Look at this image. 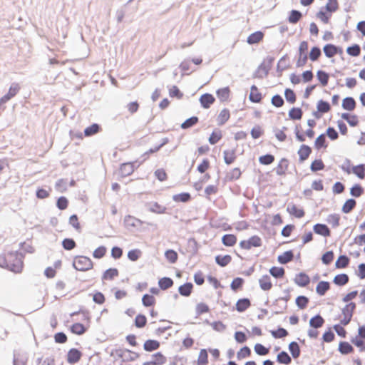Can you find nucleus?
Segmentation results:
<instances>
[{
    "mask_svg": "<svg viewBox=\"0 0 365 365\" xmlns=\"http://www.w3.org/2000/svg\"><path fill=\"white\" fill-rule=\"evenodd\" d=\"M24 255L21 252H9L4 257V267L14 273H21L24 267ZM1 267H4L3 264H1Z\"/></svg>",
    "mask_w": 365,
    "mask_h": 365,
    "instance_id": "obj_1",
    "label": "nucleus"
},
{
    "mask_svg": "<svg viewBox=\"0 0 365 365\" xmlns=\"http://www.w3.org/2000/svg\"><path fill=\"white\" fill-rule=\"evenodd\" d=\"M111 356H113L116 359H120L123 362L134 361L139 356L138 354L126 349H115L111 352Z\"/></svg>",
    "mask_w": 365,
    "mask_h": 365,
    "instance_id": "obj_2",
    "label": "nucleus"
},
{
    "mask_svg": "<svg viewBox=\"0 0 365 365\" xmlns=\"http://www.w3.org/2000/svg\"><path fill=\"white\" fill-rule=\"evenodd\" d=\"M73 266L78 271H87L93 267V262L89 257L77 256L73 260Z\"/></svg>",
    "mask_w": 365,
    "mask_h": 365,
    "instance_id": "obj_3",
    "label": "nucleus"
},
{
    "mask_svg": "<svg viewBox=\"0 0 365 365\" xmlns=\"http://www.w3.org/2000/svg\"><path fill=\"white\" fill-rule=\"evenodd\" d=\"M308 50V43L305 41H303L300 43L299 47V58L297 61V66L302 67L304 66L307 61V51Z\"/></svg>",
    "mask_w": 365,
    "mask_h": 365,
    "instance_id": "obj_4",
    "label": "nucleus"
},
{
    "mask_svg": "<svg viewBox=\"0 0 365 365\" xmlns=\"http://www.w3.org/2000/svg\"><path fill=\"white\" fill-rule=\"evenodd\" d=\"M261 245L262 240L257 235L251 237L248 240H242L240 242V247L245 250H250L252 247H257Z\"/></svg>",
    "mask_w": 365,
    "mask_h": 365,
    "instance_id": "obj_5",
    "label": "nucleus"
},
{
    "mask_svg": "<svg viewBox=\"0 0 365 365\" xmlns=\"http://www.w3.org/2000/svg\"><path fill=\"white\" fill-rule=\"evenodd\" d=\"M274 61V58L270 57L269 58V63L268 65H265V63L263 62L257 68V70L255 74V77L258 78H264L266 77L269 71L271 68V65Z\"/></svg>",
    "mask_w": 365,
    "mask_h": 365,
    "instance_id": "obj_6",
    "label": "nucleus"
},
{
    "mask_svg": "<svg viewBox=\"0 0 365 365\" xmlns=\"http://www.w3.org/2000/svg\"><path fill=\"white\" fill-rule=\"evenodd\" d=\"M20 90V86L17 83H13L9 87V91L6 94L1 96V103H6L11 98L14 97Z\"/></svg>",
    "mask_w": 365,
    "mask_h": 365,
    "instance_id": "obj_7",
    "label": "nucleus"
},
{
    "mask_svg": "<svg viewBox=\"0 0 365 365\" xmlns=\"http://www.w3.org/2000/svg\"><path fill=\"white\" fill-rule=\"evenodd\" d=\"M28 356L26 353L14 351L13 354V365H26Z\"/></svg>",
    "mask_w": 365,
    "mask_h": 365,
    "instance_id": "obj_8",
    "label": "nucleus"
},
{
    "mask_svg": "<svg viewBox=\"0 0 365 365\" xmlns=\"http://www.w3.org/2000/svg\"><path fill=\"white\" fill-rule=\"evenodd\" d=\"M313 230L316 234L323 237H329L331 235V231L325 224L317 223L314 225Z\"/></svg>",
    "mask_w": 365,
    "mask_h": 365,
    "instance_id": "obj_9",
    "label": "nucleus"
},
{
    "mask_svg": "<svg viewBox=\"0 0 365 365\" xmlns=\"http://www.w3.org/2000/svg\"><path fill=\"white\" fill-rule=\"evenodd\" d=\"M82 356L81 352L77 349L73 348L71 349L67 354V361L69 364H76L77 363Z\"/></svg>",
    "mask_w": 365,
    "mask_h": 365,
    "instance_id": "obj_10",
    "label": "nucleus"
},
{
    "mask_svg": "<svg viewBox=\"0 0 365 365\" xmlns=\"http://www.w3.org/2000/svg\"><path fill=\"white\" fill-rule=\"evenodd\" d=\"M294 282L299 287L307 286L310 282L309 277L304 272H300L294 278Z\"/></svg>",
    "mask_w": 365,
    "mask_h": 365,
    "instance_id": "obj_11",
    "label": "nucleus"
},
{
    "mask_svg": "<svg viewBox=\"0 0 365 365\" xmlns=\"http://www.w3.org/2000/svg\"><path fill=\"white\" fill-rule=\"evenodd\" d=\"M312 153V148L307 145H302L297 152L300 162L306 160Z\"/></svg>",
    "mask_w": 365,
    "mask_h": 365,
    "instance_id": "obj_12",
    "label": "nucleus"
},
{
    "mask_svg": "<svg viewBox=\"0 0 365 365\" xmlns=\"http://www.w3.org/2000/svg\"><path fill=\"white\" fill-rule=\"evenodd\" d=\"M215 100L213 96L210 93H205L200 98V102L204 108H209L215 102Z\"/></svg>",
    "mask_w": 365,
    "mask_h": 365,
    "instance_id": "obj_13",
    "label": "nucleus"
},
{
    "mask_svg": "<svg viewBox=\"0 0 365 365\" xmlns=\"http://www.w3.org/2000/svg\"><path fill=\"white\" fill-rule=\"evenodd\" d=\"M273 314H282L287 309V304L286 302H281L280 300L277 299L272 304Z\"/></svg>",
    "mask_w": 365,
    "mask_h": 365,
    "instance_id": "obj_14",
    "label": "nucleus"
},
{
    "mask_svg": "<svg viewBox=\"0 0 365 365\" xmlns=\"http://www.w3.org/2000/svg\"><path fill=\"white\" fill-rule=\"evenodd\" d=\"M147 207L148 210L151 212L157 213V214H163L166 211V207L163 206L158 202H149L147 204Z\"/></svg>",
    "mask_w": 365,
    "mask_h": 365,
    "instance_id": "obj_15",
    "label": "nucleus"
},
{
    "mask_svg": "<svg viewBox=\"0 0 365 365\" xmlns=\"http://www.w3.org/2000/svg\"><path fill=\"white\" fill-rule=\"evenodd\" d=\"M259 284L260 288L264 291L270 290L272 287V284L271 282L270 277L267 274L263 275L259 279Z\"/></svg>",
    "mask_w": 365,
    "mask_h": 365,
    "instance_id": "obj_16",
    "label": "nucleus"
},
{
    "mask_svg": "<svg viewBox=\"0 0 365 365\" xmlns=\"http://www.w3.org/2000/svg\"><path fill=\"white\" fill-rule=\"evenodd\" d=\"M124 222L128 227H138L143 224L140 220L130 215L125 216Z\"/></svg>",
    "mask_w": 365,
    "mask_h": 365,
    "instance_id": "obj_17",
    "label": "nucleus"
},
{
    "mask_svg": "<svg viewBox=\"0 0 365 365\" xmlns=\"http://www.w3.org/2000/svg\"><path fill=\"white\" fill-rule=\"evenodd\" d=\"M251 305L250 300L247 298L240 299L236 303V309L239 312H243Z\"/></svg>",
    "mask_w": 365,
    "mask_h": 365,
    "instance_id": "obj_18",
    "label": "nucleus"
},
{
    "mask_svg": "<svg viewBox=\"0 0 365 365\" xmlns=\"http://www.w3.org/2000/svg\"><path fill=\"white\" fill-rule=\"evenodd\" d=\"M251 92L249 96L250 101L253 103H259L262 100V94L258 91V88L255 85L251 86Z\"/></svg>",
    "mask_w": 365,
    "mask_h": 365,
    "instance_id": "obj_19",
    "label": "nucleus"
},
{
    "mask_svg": "<svg viewBox=\"0 0 365 365\" xmlns=\"http://www.w3.org/2000/svg\"><path fill=\"white\" fill-rule=\"evenodd\" d=\"M294 258V253L292 250L284 252L277 257L278 262L282 264H285L291 262Z\"/></svg>",
    "mask_w": 365,
    "mask_h": 365,
    "instance_id": "obj_20",
    "label": "nucleus"
},
{
    "mask_svg": "<svg viewBox=\"0 0 365 365\" xmlns=\"http://www.w3.org/2000/svg\"><path fill=\"white\" fill-rule=\"evenodd\" d=\"M225 163L227 165L232 164L236 159L235 150H225L223 151Z\"/></svg>",
    "mask_w": 365,
    "mask_h": 365,
    "instance_id": "obj_21",
    "label": "nucleus"
},
{
    "mask_svg": "<svg viewBox=\"0 0 365 365\" xmlns=\"http://www.w3.org/2000/svg\"><path fill=\"white\" fill-rule=\"evenodd\" d=\"M134 171V165L131 163H123L120 168L122 176L125 177L132 174Z\"/></svg>",
    "mask_w": 365,
    "mask_h": 365,
    "instance_id": "obj_22",
    "label": "nucleus"
},
{
    "mask_svg": "<svg viewBox=\"0 0 365 365\" xmlns=\"http://www.w3.org/2000/svg\"><path fill=\"white\" fill-rule=\"evenodd\" d=\"M192 287L191 282H187L179 287L178 292L183 297H189L192 293Z\"/></svg>",
    "mask_w": 365,
    "mask_h": 365,
    "instance_id": "obj_23",
    "label": "nucleus"
},
{
    "mask_svg": "<svg viewBox=\"0 0 365 365\" xmlns=\"http://www.w3.org/2000/svg\"><path fill=\"white\" fill-rule=\"evenodd\" d=\"M289 160L286 158H282L278 165L276 168V173L278 175H283L285 174L286 170L288 168Z\"/></svg>",
    "mask_w": 365,
    "mask_h": 365,
    "instance_id": "obj_24",
    "label": "nucleus"
},
{
    "mask_svg": "<svg viewBox=\"0 0 365 365\" xmlns=\"http://www.w3.org/2000/svg\"><path fill=\"white\" fill-rule=\"evenodd\" d=\"M324 323V319L319 314H317V315L313 317L309 320V325L311 327H312L314 329H318V328L322 327L323 326Z\"/></svg>",
    "mask_w": 365,
    "mask_h": 365,
    "instance_id": "obj_25",
    "label": "nucleus"
},
{
    "mask_svg": "<svg viewBox=\"0 0 365 365\" xmlns=\"http://www.w3.org/2000/svg\"><path fill=\"white\" fill-rule=\"evenodd\" d=\"M329 289L330 284L329 282L321 281L318 283L316 287V292L319 295L324 296Z\"/></svg>",
    "mask_w": 365,
    "mask_h": 365,
    "instance_id": "obj_26",
    "label": "nucleus"
},
{
    "mask_svg": "<svg viewBox=\"0 0 365 365\" xmlns=\"http://www.w3.org/2000/svg\"><path fill=\"white\" fill-rule=\"evenodd\" d=\"M356 107V101L352 97H346L343 99L342 108L344 110L351 111Z\"/></svg>",
    "mask_w": 365,
    "mask_h": 365,
    "instance_id": "obj_27",
    "label": "nucleus"
},
{
    "mask_svg": "<svg viewBox=\"0 0 365 365\" xmlns=\"http://www.w3.org/2000/svg\"><path fill=\"white\" fill-rule=\"evenodd\" d=\"M263 33L261 31H256L250 34L247 39L249 44H255L259 43L263 38Z\"/></svg>",
    "mask_w": 365,
    "mask_h": 365,
    "instance_id": "obj_28",
    "label": "nucleus"
},
{
    "mask_svg": "<svg viewBox=\"0 0 365 365\" xmlns=\"http://www.w3.org/2000/svg\"><path fill=\"white\" fill-rule=\"evenodd\" d=\"M160 347V342L156 340L148 339L144 344L143 348L147 351H153L158 349Z\"/></svg>",
    "mask_w": 365,
    "mask_h": 365,
    "instance_id": "obj_29",
    "label": "nucleus"
},
{
    "mask_svg": "<svg viewBox=\"0 0 365 365\" xmlns=\"http://www.w3.org/2000/svg\"><path fill=\"white\" fill-rule=\"evenodd\" d=\"M350 259L346 255H340L335 262V267L337 269L346 267L349 264Z\"/></svg>",
    "mask_w": 365,
    "mask_h": 365,
    "instance_id": "obj_30",
    "label": "nucleus"
},
{
    "mask_svg": "<svg viewBox=\"0 0 365 365\" xmlns=\"http://www.w3.org/2000/svg\"><path fill=\"white\" fill-rule=\"evenodd\" d=\"M232 260V257L229 255H217L215 257V262L220 267L227 266Z\"/></svg>",
    "mask_w": 365,
    "mask_h": 365,
    "instance_id": "obj_31",
    "label": "nucleus"
},
{
    "mask_svg": "<svg viewBox=\"0 0 365 365\" xmlns=\"http://www.w3.org/2000/svg\"><path fill=\"white\" fill-rule=\"evenodd\" d=\"M349 279L346 274H339L334 277L333 282L338 286H344L349 282Z\"/></svg>",
    "mask_w": 365,
    "mask_h": 365,
    "instance_id": "obj_32",
    "label": "nucleus"
},
{
    "mask_svg": "<svg viewBox=\"0 0 365 365\" xmlns=\"http://www.w3.org/2000/svg\"><path fill=\"white\" fill-rule=\"evenodd\" d=\"M230 111L227 108L222 110L217 117V123L219 125H224L230 118Z\"/></svg>",
    "mask_w": 365,
    "mask_h": 365,
    "instance_id": "obj_33",
    "label": "nucleus"
},
{
    "mask_svg": "<svg viewBox=\"0 0 365 365\" xmlns=\"http://www.w3.org/2000/svg\"><path fill=\"white\" fill-rule=\"evenodd\" d=\"M158 285L163 290H166L173 285V280L170 277H163L159 279Z\"/></svg>",
    "mask_w": 365,
    "mask_h": 365,
    "instance_id": "obj_34",
    "label": "nucleus"
},
{
    "mask_svg": "<svg viewBox=\"0 0 365 365\" xmlns=\"http://www.w3.org/2000/svg\"><path fill=\"white\" fill-rule=\"evenodd\" d=\"M277 361L279 364L288 365L292 362V359L286 351H282L277 354Z\"/></svg>",
    "mask_w": 365,
    "mask_h": 365,
    "instance_id": "obj_35",
    "label": "nucleus"
},
{
    "mask_svg": "<svg viewBox=\"0 0 365 365\" xmlns=\"http://www.w3.org/2000/svg\"><path fill=\"white\" fill-rule=\"evenodd\" d=\"M222 242L224 245L231 247L236 244L237 237L234 235L227 234L222 237Z\"/></svg>",
    "mask_w": 365,
    "mask_h": 365,
    "instance_id": "obj_36",
    "label": "nucleus"
},
{
    "mask_svg": "<svg viewBox=\"0 0 365 365\" xmlns=\"http://www.w3.org/2000/svg\"><path fill=\"white\" fill-rule=\"evenodd\" d=\"M339 351L342 354H348L354 351V348L349 343L341 341L339 344Z\"/></svg>",
    "mask_w": 365,
    "mask_h": 365,
    "instance_id": "obj_37",
    "label": "nucleus"
},
{
    "mask_svg": "<svg viewBox=\"0 0 365 365\" xmlns=\"http://www.w3.org/2000/svg\"><path fill=\"white\" fill-rule=\"evenodd\" d=\"M324 53L327 58H331L336 54V46L334 44H327L323 48Z\"/></svg>",
    "mask_w": 365,
    "mask_h": 365,
    "instance_id": "obj_38",
    "label": "nucleus"
},
{
    "mask_svg": "<svg viewBox=\"0 0 365 365\" xmlns=\"http://www.w3.org/2000/svg\"><path fill=\"white\" fill-rule=\"evenodd\" d=\"M289 350L294 359H297L300 355V348L296 341H292L289 344Z\"/></svg>",
    "mask_w": 365,
    "mask_h": 365,
    "instance_id": "obj_39",
    "label": "nucleus"
},
{
    "mask_svg": "<svg viewBox=\"0 0 365 365\" xmlns=\"http://www.w3.org/2000/svg\"><path fill=\"white\" fill-rule=\"evenodd\" d=\"M356 202L354 199H349L347 200L342 207V212L344 213H349L356 206Z\"/></svg>",
    "mask_w": 365,
    "mask_h": 365,
    "instance_id": "obj_40",
    "label": "nucleus"
},
{
    "mask_svg": "<svg viewBox=\"0 0 365 365\" xmlns=\"http://www.w3.org/2000/svg\"><path fill=\"white\" fill-rule=\"evenodd\" d=\"M117 276H118V270L116 268H109L103 273L102 279L105 280H112Z\"/></svg>",
    "mask_w": 365,
    "mask_h": 365,
    "instance_id": "obj_41",
    "label": "nucleus"
},
{
    "mask_svg": "<svg viewBox=\"0 0 365 365\" xmlns=\"http://www.w3.org/2000/svg\"><path fill=\"white\" fill-rule=\"evenodd\" d=\"M352 172L359 178L364 179L365 178V165L360 164L352 168Z\"/></svg>",
    "mask_w": 365,
    "mask_h": 365,
    "instance_id": "obj_42",
    "label": "nucleus"
},
{
    "mask_svg": "<svg viewBox=\"0 0 365 365\" xmlns=\"http://www.w3.org/2000/svg\"><path fill=\"white\" fill-rule=\"evenodd\" d=\"M355 308H356L355 303H354V302L349 303L341 310L343 316H346V317L352 318L353 313H354Z\"/></svg>",
    "mask_w": 365,
    "mask_h": 365,
    "instance_id": "obj_43",
    "label": "nucleus"
},
{
    "mask_svg": "<svg viewBox=\"0 0 365 365\" xmlns=\"http://www.w3.org/2000/svg\"><path fill=\"white\" fill-rule=\"evenodd\" d=\"M284 269L283 267H272L269 269L270 274L276 279H279L284 277Z\"/></svg>",
    "mask_w": 365,
    "mask_h": 365,
    "instance_id": "obj_44",
    "label": "nucleus"
},
{
    "mask_svg": "<svg viewBox=\"0 0 365 365\" xmlns=\"http://www.w3.org/2000/svg\"><path fill=\"white\" fill-rule=\"evenodd\" d=\"M191 199L190 194L188 192H182L180 194L174 195L173 200L175 202H187Z\"/></svg>",
    "mask_w": 365,
    "mask_h": 365,
    "instance_id": "obj_45",
    "label": "nucleus"
},
{
    "mask_svg": "<svg viewBox=\"0 0 365 365\" xmlns=\"http://www.w3.org/2000/svg\"><path fill=\"white\" fill-rule=\"evenodd\" d=\"M302 14L299 11L292 10L288 18V21L291 24H297L302 18Z\"/></svg>",
    "mask_w": 365,
    "mask_h": 365,
    "instance_id": "obj_46",
    "label": "nucleus"
},
{
    "mask_svg": "<svg viewBox=\"0 0 365 365\" xmlns=\"http://www.w3.org/2000/svg\"><path fill=\"white\" fill-rule=\"evenodd\" d=\"M317 77L323 86H326L327 85L329 76L327 72L319 70L317 73Z\"/></svg>",
    "mask_w": 365,
    "mask_h": 365,
    "instance_id": "obj_47",
    "label": "nucleus"
},
{
    "mask_svg": "<svg viewBox=\"0 0 365 365\" xmlns=\"http://www.w3.org/2000/svg\"><path fill=\"white\" fill-rule=\"evenodd\" d=\"M287 210L297 218H302L304 215V211L298 208L295 205H292L291 207L289 206Z\"/></svg>",
    "mask_w": 365,
    "mask_h": 365,
    "instance_id": "obj_48",
    "label": "nucleus"
},
{
    "mask_svg": "<svg viewBox=\"0 0 365 365\" xmlns=\"http://www.w3.org/2000/svg\"><path fill=\"white\" fill-rule=\"evenodd\" d=\"M99 130L100 125L97 123H93L84 130V135L86 136H91L98 133Z\"/></svg>",
    "mask_w": 365,
    "mask_h": 365,
    "instance_id": "obj_49",
    "label": "nucleus"
},
{
    "mask_svg": "<svg viewBox=\"0 0 365 365\" xmlns=\"http://www.w3.org/2000/svg\"><path fill=\"white\" fill-rule=\"evenodd\" d=\"M302 110L299 108H292L289 112V117L292 120H300L302 117Z\"/></svg>",
    "mask_w": 365,
    "mask_h": 365,
    "instance_id": "obj_50",
    "label": "nucleus"
},
{
    "mask_svg": "<svg viewBox=\"0 0 365 365\" xmlns=\"http://www.w3.org/2000/svg\"><path fill=\"white\" fill-rule=\"evenodd\" d=\"M71 331L73 334L81 335L86 332V329L82 324L75 323L71 326Z\"/></svg>",
    "mask_w": 365,
    "mask_h": 365,
    "instance_id": "obj_51",
    "label": "nucleus"
},
{
    "mask_svg": "<svg viewBox=\"0 0 365 365\" xmlns=\"http://www.w3.org/2000/svg\"><path fill=\"white\" fill-rule=\"evenodd\" d=\"M230 95V89L228 87L222 88L217 91V98L221 101H225L228 99Z\"/></svg>",
    "mask_w": 365,
    "mask_h": 365,
    "instance_id": "obj_52",
    "label": "nucleus"
},
{
    "mask_svg": "<svg viewBox=\"0 0 365 365\" xmlns=\"http://www.w3.org/2000/svg\"><path fill=\"white\" fill-rule=\"evenodd\" d=\"M208 355L206 349H201L197 359V365H207Z\"/></svg>",
    "mask_w": 365,
    "mask_h": 365,
    "instance_id": "obj_53",
    "label": "nucleus"
},
{
    "mask_svg": "<svg viewBox=\"0 0 365 365\" xmlns=\"http://www.w3.org/2000/svg\"><path fill=\"white\" fill-rule=\"evenodd\" d=\"M331 106L329 103L323 100H320L317 103V110L319 112L325 113L330 110Z\"/></svg>",
    "mask_w": 365,
    "mask_h": 365,
    "instance_id": "obj_54",
    "label": "nucleus"
},
{
    "mask_svg": "<svg viewBox=\"0 0 365 365\" xmlns=\"http://www.w3.org/2000/svg\"><path fill=\"white\" fill-rule=\"evenodd\" d=\"M271 334L275 339H280L287 336L288 331L282 327H279L277 330L271 331Z\"/></svg>",
    "mask_w": 365,
    "mask_h": 365,
    "instance_id": "obj_55",
    "label": "nucleus"
},
{
    "mask_svg": "<svg viewBox=\"0 0 365 365\" xmlns=\"http://www.w3.org/2000/svg\"><path fill=\"white\" fill-rule=\"evenodd\" d=\"M151 361L155 365H163L166 362V358L160 352H158L153 355Z\"/></svg>",
    "mask_w": 365,
    "mask_h": 365,
    "instance_id": "obj_56",
    "label": "nucleus"
},
{
    "mask_svg": "<svg viewBox=\"0 0 365 365\" xmlns=\"http://www.w3.org/2000/svg\"><path fill=\"white\" fill-rule=\"evenodd\" d=\"M188 251L192 255L197 254L198 251V244L194 238H190L187 241Z\"/></svg>",
    "mask_w": 365,
    "mask_h": 365,
    "instance_id": "obj_57",
    "label": "nucleus"
},
{
    "mask_svg": "<svg viewBox=\"0 0 365 365\" xmlns=\"http://www.w3.org/2000/svg\"><path fill=\"white\" fill-rule=\"evenodd\" d=\"M197 122H198V118L196 116H192V117L187 119L186 120H185L181 124V128L182 129L190 128L192 127L193 125H195Z\"/></svg>",
    "mask_w": 365,
    "mask_h": 365,
    "instance_id": "obj_58",
    "label": "nucleus"
},
{
    "mask_svg": "<svg viewBox=\"0 0 365 365\" xmlns=\"http://www.w3.org/2000/svg\"><path fill=\"white\" fill-rule=\"evenodd\" d=\"M364 188L359 184H355L350 189V194L355 197H360L364 193Z\"/></svg>",
    "mask_w": 365,
    "mask_h": 365,
    "instance_id": "obj_59",
    "label": "nucleus"
},
{
    "mask_svg": "<svg viewBox=\"0 0 365 365\" xmlns=\"http://www.w3.org/2000/svg\"><path fill=\"white\" fill-rule=\"evenodd\" d=\"M324 168V164L323 161L320 159L314 160L310 166V169L312 172H317L319 170H322Z\"/></svg>",
    "mask_w": 365,
    "mask_h": 365,
    "instance_id": "obj_60",
    "label": "nucleus"
},
{
    "mask_svg": "<svg viewBox=\"0 0 365 365\" xmlns=\"http://www.w3.org/2000/svg\"><path fill=\"white\" fill-rule=\"evenodd\" d=\"M155 299L153 295L145 294L143 296L142 303L145 307H151L154 305Z\"/></svg>",
    "mask_w": 365,
    "mask_h": 365,
    "instance_id": "obj_61",
    "label": "nucleus"
},
{
    "mask_svg": "<svg viewBox=\"0 0 365 365\" xmlns=\"http://www.w3.org/2000/svg\"><path fill=\"white\" fill-rule=\"evenodd\" d=\"M62 246L66 250H71L76 246V242L71 238H66L62 241Z\"/></svg>",
    "mask_w": 365,
    "mask_h": 365,
    "instance_id": "obj_62",
    "label": "nucleus"
},
{
    "mask_svg": "<svg viewBox=\"0 0 365 365\" xmlns=\"http://www.w3.org/2000/svg\"><path fill=\"white\" fill-rule=\"evenodd\" d=\"M308 303L309 299L305 296H299L296 299V304L301 309L306 308Z\"/></svg>",
    "mask_w": 365,
    "mask_h": 365,
    "instance_id": "obj_63",
    "label": "nucleus"
},
{
    "mask_svg": "<svg viewBox=\"0 0 365 365\" xmlns=\"http://www.w3.org/2000/svg\"><path fill=\"white\" fill-rule=\"evenodd\" d=\"M363 339H364L359 338V336H355L351 339V342L359 347L360 351H365V341Z\"/></svg>",
    "mask_w": 365,
    "mask_h": 365,
    "instance_id": "obj_64",
    "label": "nucleus"
}]
</instances>
